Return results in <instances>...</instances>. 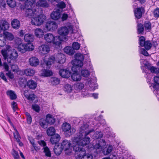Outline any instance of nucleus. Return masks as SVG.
I'll use <instances>...</instances> for the list:
<instances>
[{
	"mask_svg": "<svg viewBox=\"0 0 159 159\" xmlns=\"http://www.w3.org/2000/svg\"><path fill=\"white\" fill-rule=\"evenodd\" d=\"M58 61L60 64L65 62L66 59L64 54L62 53H58L56 56V58L53 56L47 55L45 56L43 61L44 64L47 66L46 68L49 69L55 60Z\"/></svg>",
	"mask_w": 159,
	"mask_h": 159,
	"instance_id": "f257e3e1",
	"label": "nucleus"
},
{
	"mask_svg": "<svg viewBox=\"0 0 159 159\" xmlns=\"http://www.w3.org/2000/svg\"><path fill=\"white\" fill-rule=\"evenodd\" d=\"M93 70V67L90 61L87 64V67L85 69H83L81 71V75L86 78L85 85L87 87L91 88L92 85L94 84L93 79L88 77L90 74V71Z\"/></svg>",
	"mask_w": 159,
	"mask_h": 159,
	"instance_id": "f03ea898",
	"label": "nucleus"
},
{
	"mask_svg": "<svg viewBox=\"0 0 159 159\" xmlns=\"http://www.w3.org/2000/svg\"><path fill=\"white\" fill-rule=\"evenodd\" d=\"M1 53L5 60L8 57L11 60H15L18 57V54L15 49L9 45H6L5 48L1 50Z\"/></svg>",
	"mask_w": 159,
	"mask_h": 159,
	"instance_id": "7ed1b4c3",
	"label": "nucleus"
},
{
	"mask_svg": "<svg viewBox=\"0 0 159 159\" xmlns=\"http://www.w3.org/2000/svg\"><path fill=\"white\" fill-rule=\"evenodd\" d=\"M75 59L73 60L71 63L73 65L72 70L73 71H75L81 68L83 66V61L84 57L83 55L80 53H78L75 55Z\"/></svg>",
	"mask_w": 159,
	"mask_h": 159,
	"instance_id": "20e7f679",
	"label": "nucleus"
},
{
	"mask_svg": "<svg viewBox=\"0 0 159 159\" xmlns=\"http://www.w3.org/2000/svg\"><path fill=\"white\" fill-rule=\"evenodd\" d=\"M87 136L77 134V136L73 138L72 141L73 143H77L83 147L89 144L90 143V139Z\"/></svg>",
	"mask_w": 159,
	"mask_h": 159,
	"instance_id": "39448f33",
	"label": "nucleus"
},
{
	"mask_svg": "<svg viewBox=\"0 0 159 159\" xmlns=\"http://www.w3.org/2000/svg\"><path fill=\"white\" fill-rule=\"evenodd\" d=\"M70 32L71 33H73V27L72 25H70L68 26H63L59 28L58 30L59 34L61 36H64L63 40L66 41L67 39L66 36Z\"/></svg>",
	"mask_w": 159,
	"mask_h": 159,
	"instance_id": "423d86ee",
	"label": "nucleus"
},
{
	"mask_svg": "<svg viewBox=\"0 0 159 159\" xmlns=\"http://www.w3.org/2000/svg\"><path fill=\"white\" fill-rule=\"evenodd\" d=\"M70 142L67 140H64L61 143V146L65 154L70 155L72 153V148Z\"/></svg>",
	"mask_w": 159,
	"mask_h": 159,
	"instance_id": "0eeeda50",
	"label": "nucleus"
},
{
	"mask_svg": "<svg viewBox=\"0 0 159 159\" xmlns=\"http://www.w3.org/2000/svg\"><path fill=\"white\" fill-rule=\"evenodd\" d=\"M59 36H58V38L55 39V37L51 33L47 34L44 35V39L47 42L49 43L52 42L56 46L60 47L61 44V41L59 38Z\"/></svg>",
	"mask_w": 159,
	"mask_h": 159,
	"instance_id": "6e6552de",
	"label": "nucleus"
},
{
	"mask_svg": "<svg viewBox=\"0 0 159 159\" xmlns=\"http://www.w3.org/2000/svg\"><path fill=\"white\" fill-rule=\"evenodd\" d=\"M75 145L73 147L74 151L75 152V155L76 157L80 159L82 157V155L85 154L86 151L85 150L82 148L81 145L77 143H75Z\"/></svg>",
	"mask_w": 159,
	"mask_h": 159,
	"instance_id": "1a4fd4ad",
	"label": "nucleus"
},
{
	"mask_svg": "<svg viewBox=\"0 0 159 159\" xmlns=\"http://www.w3.org/2000/svg\"><path fill=\"white\" fill-rule=\"evenodd\" d=\"M46 17L45 16L41 15L38 17L33 18L31 20V24L34 25H42L45 20Z\"/></svg>",
	"mask_w": 159,
	"mask_h": 159,
	"instance_id": "9d476101",
	"label": "nucleus"
},
{
	"mask_svg": "<svg viewBox=\"0 0 159 159\" xmlns=\"http://www.w3.org/2000/svg\"><path fill=\"white\" fill-rule=\"evenodd\" d=\"M89 126L87 124H83L79 129V132L77 134L79 135H88L90 133L94 131L93 129L88 130Z\"/></svg>",
	"mask_w": 159,
	"mask_h": 159,
	"instance_id": "9b49d317",
	"label": "nucleus"
},
{
	"mask_svg": "<svg viewBox=\"0 0 159 159\" xmlns=\"http://www.w3.org/2000/svg\"><path fill=\"white\" fill-rule=\"evenodd\" d=\"M139 45L142 47H144L146 50L150 49L152 46V44L149 41H145V38L143 36H141L139 39Z\"/></svg>",
	"mask_w": 159,
	"mask_h": 159,
	"instance_id": "f8f14e48",
	"label": "nucleus"
},
{
	"mask_svg": "<svg viewBox=\"0 0 159 159\" xmlns=\"http://www.w3.org/2000/svg\"><path fill=\"white\" fill-rule=\"evenodd\" d=\"M63 131L67 133V136H70L75 132V129H71L70 125L67 123H65L63 124L62 127Z\"/></svg>",
	"mask_w": 159,
	"mask_h": 159,
	"instance_id": "ddd939ff",
	"label": "nucleus"
},
{
	"mask_svg": "<svg viewBox=\"0 0 159 159\" xmlns=\"http://www.w3.org/2000/svg\"><path fill=\"white\" fill-rule=\"evenodd\" d=\"M15 43L17 46V48L19 51L22 53L26 52V44L22 43L20 39L17 38L15 40Z\"/></svg>",
	"mask_w": 159,
	"mask_h": 159,
	"instance_id": "4468645a",
	"label": "nucleus"
},
{
	"mask_svg": "<svg viewBox=\"0 0 159 159\" xmlns=\"http://www.w3.org/2000/svg\"><path fill=\"white\" fill-rule=\"evenodd\" d=\"M25 12V16L26 17H30L37 14L36 7H33L30 9L24 8Z\"/></svg>",
	"mask_w": 159,
	"mask_h": 159,
	"instance_id": "2eb2a0df",
	"label": "nucleus"
},
{
	"mask_svg": "<svg viewBox=\"0 0 159 159\" xmlns=\"http://www.w3.org/2000/svg\"><path fill=\"white\" fill-rule=\"evenodd\" d=\"M58 27L57 24L54 21H49L46 24V27L49 31H52Z\"/></svg>",
	"mask_w": 159,
	"mask_h": 159,
	"instance_id": "dca6fc26",
	"label": "nucleus"
},
{
	"mask_svg": "<svg viewBox=\"0 0 159 159\" xmlns=\"http://www.w3.org/2000/svg\"><path fill=\"white\" fill-rule=\"evenodd\" d=\"M106 143L104 140L100 139L98 143L94 145V148L100 152L102 150L104 146H106Z\"/></svg>",
	"mask_w": 159,
	"mask_h": 159,
	"instance_id": "f3484780",
	"label": "nucleus"
},
{
	"mask_svg": "<svg viewBox=\"0 0 159 159\" xmlns=\"http://www.w3.org/2000/svg\"><path fill=\"white\" fill-rule=\"evenodd\" d=\"M39 52L42 54L45 55L48 53L50 51L49 47L46 44H42L39 47Z\"/></svg>",
	"mask_w": 159,
	"mask_h": 159,
	"instance_id": "a211bd4d",
	"label": "nucleus"
},
{
	"mask_svg": "<svg viewBox=\"0 0 159 159\" xmlns=\"http://www.w3.org/2000/svg\"><path fill=\"white\" fill-rule=\"evenodd\" d=\"M10 27V24L5 20H0V33L2 31L7 30Z\"/></svg>",
	"mask_w": 159,
	"mask_h": 159,
	"instance_id": "6ab92c4d",
	"label": "nucleus"
},
{
	"mask_svg": "<svg viewBox=\"0 0 159 159\" xmlns=\"http://www.w3.org/2000/svg\"><path fill=\"white\" fill-rule=\"evenodd\" d=\"M36 0H26L24 4V8L30 9L35 6Z\"/></svg>",
	"mask_w": 159,
	"mask_h": 159,
	"instance_id": "aec40b11",
	"label": "nucleus"
},
{
	"mask_svg": "<svg viewBox=\"0 0 159 159\" xmlns=\"http://www.w3.org/2000/svg\"><path fill=\"white\" fill-rule=\"evenodd\" d=\"M36 0H26L24 4V8L30 9L35 6Z\"/></svg>",
	"mask_w": 159,
	"mask_h": 159,
	"instance_id": "412c9836",
	"label": "nucleus"
},
{
	"mask_svg": "<svg viewBox=\"0 0 159 159\" xmlns=\"http://www.w3.org/2000/svg\"><path fill=\"white\" fill-rule=\"evenodd\" d=\"M29 63L31 66L35 67L39 64V61L36 57H33L29 59Z\"/></svg>",
	"mask_w": 159,
	"mask_h": 159,
	"instance_id": "4be33fe9",
	"label": "nucleus"
},
{
	"mask_svg": "<svg viewBox=\"0 0 159 159\" xmlns=\"http://www.w3.org/2000/svg\"><path fill=\"white\" fill-rule=\"evenodd\" d=\"M80 69L77 70L73 71L74 72L71 75V78L72 80L74 81H78L81 79V76L77 72L80 70Z\"/></svg>",
	"mask_w": 159,
	"mask_h": 159,
	"instance_id": "5701e85b",
	"label": "nucleus"
},
{
	"mask_svg": "<svg viewBox=\"0 0 159 159\" xmlns=\"http://www.w3.org/2000/svg\"><path fill=\"white\" fill-rule=\"evenodd\" d=\"M70 72L68 70L62 69L60 70L59 74L60 76L64 78H67L70 76Z\"/></svg>",
	"mask_w": 159,
	"mask_h": 159,
	"instance_id": "b1692460",
	"label": "nucleus"
},
{
	"mask_svg": "<svg viewBox=\"0 0 159 159\" xmlns=\"http://www.w3.org/2000/svg\"><path fill=\"white\" fill-rule=\"evenodd\" d=\"M51 18L54 20H57L61 17V14L60 10H57L56 11H52L50 15Z\"/></svg>",
	"mask_w": 159,
	"mask_h": 159,
	"instance_id": "393cba45",
	"label": "nucleus"
},
{
	"mask_svg": "<svg viewBox=\"0 0 159 159\" xmlns=\"http://www.w3.org/2000/svg\"><path fill=\"white\" fill-rule=\"evenodd\" d=\"M144 11V9L143 7L137 8L134 12L135 17L138 19L140 18L142 16V12Z\"/></svg>",
	"mask_w": 159,
	"mask_h": 159,
	"instance_id": "a878e982",
	"label": "nucleus"
},
{
	"mask_svg": "<svg viewBox=\"0 0 159 159\" xmlns=\"http://www.w3.org/2000/svg\"><path fill=\"white\" fill-rule=\"evenodd\" d=\"M60 139V135L58 134H55L50 139V142L53 144H56L57 143Z\"/></svg>",
	"mask_w": 159,
	"mask_h": 159,
	"instance_id": "bb28decb",
	"label": "nucleus"
},
{
	"mask_svg": "<svg viewBox=\"0 0 159 159\" xmlns=\"http://www.w3.org/2000/svg\"><path fill=\"white\" fill-rule=\"evenodd\" d=\"M102 150V152L104 155H108L112 151L113 147L110 145H107Z\"/></svg>",
	"mask_w": 159,
	"mask_h": 159,
	"instance_id": "cd10ccee",
	"label": "nucleus"
},
{
	"mask_svg": "<svg viewBox=\"0 0 159 159\" xmlns=\"http://www.w3.org/2000/svg\"><path fill=\"white\" fill-rule=\"evenodd\" d=\"M27 84L30 89H34L37 87V84L35 81L32 80H30L27 82Z\"/></svg>",
	"mask_w": 159,
	"mask_h": 159,
	"instance_id": "c85d7f7f",
	"label": "nucleus"
},
{
	"mask_svg": "<svg viewBox=\"0 0 159 159\" xmlns=\"http://www.w3.org/2000/svg\"><path fill=\"white\" fill-rule=\"evenodd\" d=\"M11 25L13 28L16 30L18 29L20 25V21L17 19L13 20L11 22Z\"/></svg>",
	"mask_w": 159,
	"mask_h": 159,
	"instance_id": "c756f323",
	"label": "nucleus"
},
{
	"mask_svg": "<svg viewBox=\"0 0 159 159\" xmlns=\"http://www.w3.org/2000/svg\"><path fill=\"white\" fill-rule=\"evenodd\" d=\"M63 149L61 146L59 145H56L54 148V151L57 156L59 155L61 153Z\"/></svg>",
	"mask_w": 159,
	"mask_h": 159,
	"instance_id": "7c9ffc66",
	"label": "nucleus"
},
{
	"mask_svg": "<svg viewBox=\"0 0 159 159\" xmlns=\"http://www.w3.org/2000/svg\"><path fill=\"white\" fill-rule=\"evenodd\" d=\"M46 121L48 123L52 124L55 122V119L52 117V115L48 114L46 116Z\"/></svg>",
	"mask_w": 159,
	"mask_h": 159,
	"instance_id": "2f4dec72",
	"label": "nucleus"
},
{
	"mask_svg": "<svg viewBox=\"0 0 159 159\" xmlns=\"http://www.w3.org/2000/svg\"><path fill=\"white\" fill-rule=\"evenodd\" d=\"M28 91L27 90H25L24 92V95L25 97L28 100L30 101H33L35 98L36 96L33 94H28Z\"/></svg>",
	"mask_w": 159,
	"mask_h": 159,
	"instance_id": "473e14b6",
	"label": "nucleus"
},
{
	"mask_svg": "<svg viewBox=\"0 0 159 159\" xmlns=\"http://www.w3.org/2000/svg\"><path fill=\"white\" fill-rule=\"evenodd\" d=\"M35 34L37 37L40 38L43 35L44 32L41 29L37 28L34 31Z\"/></svg>",
	"mask_w": 159,
	"mask_h": 159,
	"instance_id": "72a5a7b5",
	"label": "nucleus"
},
{
	"mask_svg": "<svg viewBox=\"0 0 159 159\" xmlns=\"http://www.w3.org/2000/svg\"><path fill=\"white\" fill-rule=\"evenodd\" d=\"M35 72L34 69L31 68L27 69L24 70L25 74L27 76H32L34 74Z\"/></svg>",
	"mask_w": 159,
	"mask_h": 159,
	"instance_id": "f704fd0d",
	"label": "nucleus"
},
{
	"mask_svg": "<svg viewBox=\"0 0 159 159\" xmlns=\"http://www.w3.org/2000/svg\"><path fill=\"white\" fill-rule=\"evenodd\" d=\"M24 39L25 40L26 42H32L34 39V36L30 34H26L24 36Z\"/></svg>",
	"mask_w": 159,
	"mask_h": 159,
	"instance_id": "c9c22d12",
	"label": "nucleus"
},
{
	"mask_svg": "<svg viewBox=\"0 0 159 159\" xmlns=\"http://www.w3.org/2000/svg\"><path fill=\"white\" fill-rule=\"evenodd\" d=\"M64 52L67 54L72 55L75 53V51L70 46H67L64 48Z\"/></svg>",
	"mask_w": 159,
	"mask_h": 159,
	"instance_id": "e433bc0d",
	"label": "nucleus"
},
{
	"mask_svg": "<svg viewBox=\"0 0 159 159\" xmlns=\"http://www.w3.org/2000/svg\"><path fill=\"white\" fill-rule=\"evenodd\" d=\"M41 71L42 75L44 77L49 76L52 75V72L48 70H43Z\"/></svg>",
	"mask_w": 159,
	"mask_h": 159,
	"instance_id": "4c0bfd02",
	"label": "nucleus"
},
{
	"mask_svg": "<svg viewBox=\"0 0 159 159\" xmlns=\"http://www.w3.org/2000/svg\"><path fill=\"white\" fill-rule=\"evenodd\" d=\"M103 136V134L101 132L97 131L92 135V137L94 139H98L102 138Z\"/></svg>",
	"mask_w": 159,
	"mask_h": 159,
	"instance_id": "58836bf2",
	"label": "nucleus"
},
{
	"mask_svg": "<svg viewBox=\"0 0 159 159\" xmlns=\"http://www.w3.org/2000/svg\"><path fill=\"white\" fill-rule=\"evenodd\" d=\"M7 95L9 96L10 98L11 99H15L16 98V96L14 92L10 90L7 92Z\"/></svg>",
	"mask_w": 159,
	"mask_h": 159,
	"instance_id": "ea45409f",
	"label": "nucleus"
},
{
	"mask_svg": "<svg viewBox=\"0 0 159 159\" xmlns=\"http://www.w3.org/2000/svg\"><path fill=\"white\" fill-rule=\"evenodd\" d=\"M39 125L43 128L45 129L48 127V123L46 121V120H45L44 119H41L39 122Z\"/></svg>",
	"mask_w": 159,
	"mask_h": 159,
	"instance_id": "a19ab883",
	"label": "nucleus"
},
{
	"mask_svg": "<svg viewBox=\"0 0 159 159\" xmlns=\"http://www.w3.org/2000/svg\"><path fill=\"white\" fill-rule=\"evenodd\" d=\"M74 87L77 91H79L84 87V84L81 82L75 84Z\"/></svg>",
	"mask_w": 159,
	"mask_h": 159,
	"instance_id": "79ce46f5",
	"label": "nucleus"
},
{
	"mask_svg": "<svg viewBox=\"0 0 159 159\" xmlns=\"http://www.w3.org/2000/svg\"><path fill=\"white\" fill-rule=\"evenodd\" d=\"M47 132L48 136H52L55 134V130L54 127H50L47 129Z\"/></svg>",
	"mask_w": 159,
	"mask_h": 159,
	"instance_id": "37998d69",
	"label": "nucleus"
},
{
	"mask_svg": "<svg viewBox=\"0 0 159 159\" xmlns=\"http://www.w3.org/2000/svg\"><path fill=\"white\" fill-rule=\"evenodd\" d=\"M34 49V46L33 45L30 43H29L26 44V51H30Z\"/></svg>",
	"mask_w": 159,
	"mask_h": 159,
	"instance_id": "c03bdc74",
	"label": "nucleus"
},
{
	"mask_svg": "<svg viewBox=\"0 0 159 159\" xmlns=\"http://www.w3.org/2000/svg\"><path fill=\"white\" fill-rule=\"evenodd\" d=\"M50 81L51 84L53 85H57L60 83V80L59 79L57 78H51Z\"/></svg>",
	"mask_w": 159,
	"mask_h": 159,
	"instance_id": "a18cd8bd",
	"label": "nucleus"
},
{
	"mask_svg": "<svg viewBox=\"0 0 159 159\" xmlns=\"http://www.w3.org/2000/svg\"><path fill=\"white\" fill-rule=\"evenodd\" d=\"M7 5L12 8L14 7L16 5V2L15 0H7Z\"/></svg>",
	"mask_w": 159,
	"mask_h": 159,
	"instance_id": "49530a36",
	"label": "nucleus"
},
{
	"mask_svg": "<svg viewBox=\"0 0 159 159\" xmlns=\"http://www.w3.org/2000/svg\"><path fill=\"white\" fill-rule=\"evenodd\" d=\"M72 87L69 84H66L64 87V90L68 93H70L72 91Z\"/></svg>",
	"mask_w": 159,
	"mask_h": 159,
	"instance_id": "de8ad7c7",
	"label": "nucleus"
},
{
	"mask_svg": "<svg viewBox=\"0 0 159 159\" xmlns=\"http://www.w3.org/2000/svg\"><path fill=\"white\" fill-rule=\"evenodd\" d=\"M137 30L139 34L142 33L144 30L143 25L142 24H138L137 25Z\"/></svg>",
	"mask_w": 159,
	"mask_h": 159,
	"instance_id": "09e8293b",
	"label": "nucleus"
},
{
	"mask_svg": "<svg viewBox=\"0 0 159 159\" xmlns=\"http://www.w3.org/2000/svg\"><path fill=\"white\" fill-rule=\"evenodd\" d=\"M81 159H93V156L92 155L89 154H86L82 155L80 158Z\"/></svg>",
	"mask_w": 159,
	"mask_h": 159,
	"instance_id": "8fccbe9b",
	"label": "nucleus"
},
{
	"mask_svg": "<svg viewBox=\"0 0 159 159\" xmlns=\"http://www.w3.org/2000/svg\"><path fill=\"white\" fill-rule=\"evenodd\" d=\"M44 152L45 154V155L48 157H50L51 156V153L49 148L47 147H45L43 148Z\"/></svg>",
	"mask_w": 159,
	"mask_h": 159,
	"instance_id": "3c124183",
	"label": "nucleus"
},
{
	"mask_svg": "<svg viewBox=\"0 0 159 159\" xmlns=\"http://www.w3.org/2000/svg\"><path fill=\"white\" fill-rule=\"evenodd\" d=\"M148 69L150 70L152 73H157L159 72V69L158 68L152 66L150 68L148 67Z\"/></svg>",
	"mask_w": 159,
	"mask_h": 159,
	"instance_id": "603ef678",
	"label": "nucleus"
},
{
	"mask_svg": "<svg viewBox=\"0 0 159 159\" xmlns=\"http://www.w3.org/2000/svg\"><path fill=\"white\" fill-rule=\"evenodd\" d=\"M5 36L6 38L9 40H12L14 39L13 35L12 34L8 32H6L5 33Z\"/></svg>",
	"mask_w": 159,
	"mask_h": 159,
	"instance_id": "864d4df0",
	"label": "nucleus"
},
{
	"mask_svg": "<svg viewBox=\"0 0 159 159\" xmlns=\"http://www.w3.org/2000/svg\"><path fill=\"white\" fill-rule=\"evenodd\" d=\"M80 47V46L79 43L77 42H74L72 44V48L74 50H79Z\"/></svg>",
	"mask_w": 159,
	"mask_h": 159,
	"instance_id": "5fc2aeb1",
	"label": "nucleus"
},
{
	"mask_svg": "<svg viewBox=\"0 0 159 159\" xmlns=\"http://www.w3.org/2000/svg\"><path fill=\"white\" fill-rule=\"evenodd\" d=\"M6 44V40L4 37L0 34V46L3 47Z\"/></svg>",
	"mask_w": 159,
	"mask_h": 159,
	"instance_id": "6e6d98bb",
	"label": "nucleus"
},
{
	"mask_svg": "<svg viewBox=\"0 0 159 159\" xmlns=\"http://www.w3.org/2000/svg\"><path fill=\"white\" fill-rule=\"evenodd\" d=\"M139 51L141 54L145 56H148L149 55V54L147 51L144 48H141L140 47H139Z\"/></svg>",
	"mask_w": 159,
	"mask_h": 159,
	"instance_id": "4d7b16f0",
	"label": "nucleus"
},
{
	"mask_svg": "<svg viewBox=\"0 0 159 159\" xmlns=\"http://www.w3.org/2000/svg\"><path fill=\"white\" fill-rule=\"evenodd\" d=\"M33 109L37 112H39L40 111V107L36 104H33L32 106Z\"/></svg>",
	"mask_w": 159,
	"mask_h": 159,
	"instance_id": "13d9d810",
	"label": "nucleus"
},
{
	"mask_svg": "<svg viewBox=\"0 0 159 159\" xmlns=\"http://www.w3.org/2000/svg\"><path fill=\"white\" fill-rule=\"evenodd\" d=\"M38 5L40 6L43 7H48L49 5L47 2H41L38 3Z\"/></svg>",
	"mask_w": 159,
	"mask_h": 159,
	"instance_id": "bf43d9fd",
	"label": "nucleus"
},
{
	"mask_svg": "<svg viewBox=\"0 0 159 159\" xmlns=\"http://www.w3.org/2000/svg\"><path fill=\"white\" fill-rule=\"evenodd\" d=\"M12 154L13 156L14 159H19V156L18 152L13 149Z\"/></svg>",
	"mask_w": 159,
	"mask_h": 159,
	"instance_id": "052dcab7",
	"label": "nucleus"
},
{
	"mask_svg": "<svg viewBox=\"0 0 159 159\" xmlns=\"http://www.w3.org/2000/svg\"><path fill=\"white\" fill-rule=\"evenodd\" d=\"M57 7L63 9L66 7V4L64 2L61 1L58 3L57 5Z\"/></svg>",
	"mask_w": 159,
	"mask_h": 159,
	"instance_id": "680f3d73",
	"label": "nucleus"
},
{
	"mask_svg": "<svg viewBox=\"0 0 159 159\" xmlns=\"http://www.w3.org/2000/svg\"><path fill=\"white\" fill-rule=\"evenodd\" d=\"M15 132L14 133V138L16 139L17 141L19 142L20 141V136L18 132L16 129H15Z\"/></svg>",
	"mask_w": 159,
	"mask_h": 159,
	"instance_id": "e2e57ef3",
	"label": "nucleus"
},
{
	"mask_svg": "<svg viewBox=\"0 0 159 159\" xmlns=\"http://www.w3.org/2000/svg\"><path fill=\"white\" fill-rule=\"evenodd\" d=\"M151 25L150 22H146L144 24V27L145 29L149 30L151 29Z\"/></svg>",
	"mask_w": 159,
	"mask_h": 159,
	"instance_id": "0e129e2a",
	"label": "nucleus"
},
{
	"mask_svg": "<svg viewBox=\"0 0 159 159\" xmlns=\"http://www.w3.org/2000/svg\"><path fill=\"white\" fill-rule=\"evenodd\" d=\"M25 114L26 116L28 123L29 124H30L32 121V118L28 112H26Z\"/></svg>",
	"mask_w": 159,
	"mask_h": 159,
	"instance_id": "69168bd1",
	"label": "nucleus"
},
{
	"mask_svg": "<svg viewBox=\"0 0 159 159\" xmlns=\"http://www.w3.org/2000/svg\"><path fill=\"white\" fill-rule=\"evenodd\" d=\"M154 15L155 17H159V8H157L153 12Z\"/></svg>",
	"mask_w": 159,
	"mask_h": 159,
	"instance_id": "338daca9",
	"label": "nucleus"
},
{
	"mask_svg": "<svg viewBox=\"0 0 159 159\" xmlns=\"http://www.w3.org/2000/svg\"><path fill=\"white\" fill-rule=\"evenodd\" d=\"M2 66L6 71H9V66L7 63L6 62L3 63L2 65Z\"/></svg>",
	"mask_w": 159,
	"mask_h": 159,
	"instance_id": "774afa93",
	"label": "nucleus"
}]
</instances>
